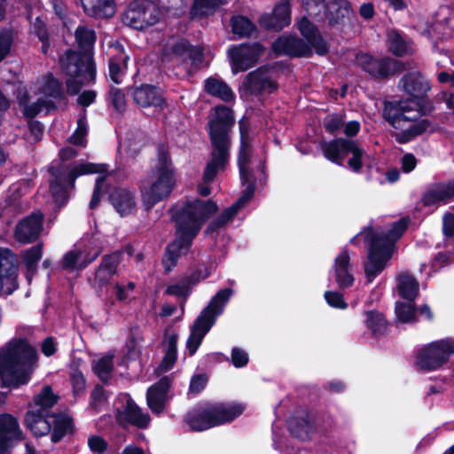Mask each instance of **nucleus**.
Instances as JSON below:
<instances>
[{
  "instance_id": "obj_1",
  "label": "nucleus",
  "mask_w": 454,
  "mask_h": 454,
  "mask_svg": "<svg viewBox=\"0 0 454 454\" xmlns=\"http://www.w3.org/2000/svg\"><path fill=\"white\" fill-rule=\"evenodd\" d=\"M217 210L215 202L195 200L187 202L174 215L176 221V239L168 246L163 259L166 271L176 266L178 258L187 254L192 239L198 234L202 223Z\"/></svg>"
},
{
  "instance_id": "obj_2",
  "label": "nucleus",
  "mask_w": 454,
  "mask_h": 454,
  "mask_svg": "<svg viewBox=\"0 0 454 454\" xmlns=\"http://www.w3.org/2000/svg\"><path fill=\"white\" fill-rule=\"evenodd\" d=\"M233 122L231 109L222 106L215 108V114L208 122L212 152L211 159L204 170V184L212 182L217 173L223 170L228 164L231 148L230 131Z\"/></svg>"
},
{
  "instance_id": "obj_3",
  "label": "nucleus",
  "mask_w": 454,
  "mask_h": 454,
  "mask_svg": "<svg viewBox=\"0 0 454 454\" xmlns=\"http://www.w3.org/2000/svg\"><path fill=\"white\" fill-rule=\"evenodd\" d=\"M37 362L35 348L25 340H12L0 352V377L6 385L27 383Z\"/></svg>"
},
{
  "instance_id": "obj_4",
  "label": "nucleus",
  "mask_w": 454,
  "mask_h": 454,
  "mask_svg": "<svg viewBox=\"0 0 454 454\" xmlns=\"http://www.w3.org/2000/svg\"><path fill=\"white\" fill-rule=\"evenodd\" d=\"M421 115L419 103L416 99L387 102L383 109L384 119L395 129V139L404 144L426 131L430 123L419 120Z\"/></svg>"
},
{
  "instance_id": "obj_5",
  "label": "nucleus",
  "mask_w": 454,
  "mask_h": 454,
  "mask_svg": "<svg viewBox=\"0 0 454 454\" xmlns=\"http://www.w3.org/2000/svg\"><path fill=\"white\" fill-rule=\"evenodd\" d=\"M175 184L172 162L168 153H160L151 174L142 182L141 198L145 210L152 209L157 203L168 198Z\"/></svg>"
},
{
  "instance_id": "obj_6",
  "label": "nucleus",
  "mask_w": 454,
  "mask_h": 454,
  "mask_svg": "<svg viewBox=\"0 0 454 454\" xmlns=\"http://www.w3.org/2000/svg\"><path fill=\"white\" fill-rule=\"evenodd\" d=\"M232 293L231 288L218 291L191 326V333L186 341V347L191 356L196 353L203 338L215 325L216 317L223 312Z\"/></svg>"
},
{
  "instance_id": "obj_7",
  "label": "nucleus",
  "mask_w": 454,
  "mask_h": 454,
  "mask_svg": "<svg viewBox=\"0 0 454 454\" xmlns=\"http://www.w3.org/2000/svg\"><path fill=\"white\" fill-rule=\"evenodd\" d=\"M61 66L70 76L67 80V87L71 95L78 93L83 84L95 79V67L87 53L67 51L65 59L61 60Z\"/></svg>"
},
{
  "instance_id": "obj_8",
  "label": "nucleus",
  "mask_w": 454,
  "mask_h": 454,
  "mask_svg": "<svg viewBox=\"0 0 454 454\" xmlns=\"http://www.w3.org/2000/svg\"><path fill=\"white\" fill-rule=\"evenodd\" d=\"M161 58L164 62L181 67L184 74H191L201 65L202 51L185 40H177L168 43L164 47Z\"/></svg>"
},
{
  "instance_id": "obj_9",
  "label": "nucleus",
  "mask_w": 454,
  "mask_h": 454,
  "mask_svg": "<svg viewBox=\"0 0 454 454\" xmlns=\"http://www.w3.org/2000/svg\"><path fill=\"white\" fill-rule=\"evenodd\" d=\"M35 90L40 97L36 102L30 105L27 104V91L19 92L18 98L20 99V106H23V114L27 118L35 117L43 108L47 110L54 106L51 99L47 98H58L61 95V85L54 79L51 74H46L45 76L39 79L35 83Z\"/></svg>"
},
{
  "instance_id": "obj_10",
  "label": "nucleus",
  "mask_w": 454,
  "mask_h": 454,
  "mask_svg": "<svg viewBox=\"0 0 454 454\" xmlns=\"http://www.w3.org/2000/svg\"><path fill=\"white\" fill-rule=\"evenodd\" d=\"M54 180L51 182V192L56 203L63 204L67 199V188L74 187V180L82 175L103 173L106 170V165L90 162L80 163L75 166L66 176L55 168H51Z\"/></svg>"
},
{
  "instance_id": "obj_11",
  "label": "nucleus",
  "mask_w": 454,
  "mask_h": 454,
  "mask_svg": "<svg viewBox=\"0 0 454 454\" xmlns=\"http://www.w3.org/2000/svg\"><path fill=\"white\" fill-rule=\"evenodd\" d=\"M453 354V339L433 341L419 351L416 364L422 371L437 370L446 364Z\"/></svg>"
},
{
  "instance_id": "obj_12",
  "label": "nucleus",
  "mask_w": 454,
  "mask_h": 454,
  "mask_svg": "<svg viewBox=\"0 0 454 454\" xmlns=\"http://www.w3.org/2000/svg\"><path fill=\"white\" fill-rule=\"evenodd\" d=\"M322 151L326 159L341 165L348 153L352 157L348 160V166L354 171L357 172L362 168V158L364 150L352 140L337 139L322 145Z\"/></svg>"
},
{
  "instance_id": "obj_13",
  "label": "nucleus",
  "mask_w": 454,
  "mask_h": 454,
  "mask_svg": "<svg viewBox=\"0 0 454 454\" xmlns=\"http://www.w3.org/2000/svg\"><path fill=\"white\" fill-rule=\"evenodd\" d=\"M160 20V11L154 4L147 0L132 2L121 15L123 24L136 29L153 26Z\"/></svg>"
},
{
  "instance_id": "obj_14",
  "label": "nucleus",
  "mask_w": 454,
  "mask_h": 454,
  "mask_svg": "<svg viewBox=\"0 0 454 454\" xmlns=\"http://www.w3.org/2000/svg\"><path fill=\"white\" fill-rule=\"evenodd\" d=\"M116 419L123 426L132 425L139 428H145L151 421L147 412H144L128 394L118 396L115 403Z\"/></svg>"
},
{
  "instance_id": "obj_15",
  "label": "nucleus",
  "mask_w": 454,
  "mask_h": 454,
  "mask_svg": "<svg viewBox=\"0 0 454 454\" xmlns=\"http://www.w3.org/2000/svg\"><path fill=\"white\" fill-rule=\"evenodd\" d=\"M364 241L369 247L368 260L364 263V273L368 282H372L382 271L392 253L389 245L381 247L378 241H373L371 239L369 240L364 239Z\"/></svg>"
},
{
  "instance_id": "obj_16",
  "label": "nucleus",
  "mask_w": 454,
  "mask_h": 454,
  "mask_svg": "<svg viewBox=\"0 0 454 454\" xmlns=\"http://www.w3.org/2000/svg\"><path fill=\"white\" fill-rule=\"evenodd\" d=\"M356 59L360 67L375 78L385 77L404 69L401 62L392 59H377L368 54L361 53Z\"/></svg>"
},
{
  "instance_id": "obj_17",
  "label": "nucleus",
  "mask_w": 454,
  "mask_h": 454,
  "mask_svg": "<svg viewBox=\"0 0 454 454\" xmlns=\"http://www.w3.org/2000/svg\"><path fill=\"white\" fill-rule=\"evenodd\" d=\"M23 440L18 420L12 415H0V450L9 451Z\"/></svg>"
},
{
  "instance_id": "obj_18",
  "label": "nucleus",
  "mask_w": 454,
  "mask_h": 454,
  "mask_svg": "<svg viewBox=\"0 0 454 454\" xmlns=\"http://www.w3.org/2000/svg\"><path fill=\"white\" fill-rule=\"evenodd\" d=\"M262 51V48L257 44H242L231 48L229 54L232 63L233 73L244 71L251 67Z\"/></svg>"
},
{
  "instance_id": "obj_19",
  "label": "nucleus",
  "mask_w": 454,
  "mask_h": 454,
  "mask_svg": "<svg viewBox=\"0 0 454 454\" xmlns=\"http://www.w3.org/2000/svg\"><path fill=\"white\" fill-rule=\"evenodd\" d=\"M276 88V83L269 71L263 68L249 73L242 83V89L249 94L270 93Z\"/></svg>"
},
{
  "instance_id": "obj_20",
  "label": "nucleus",
  "mask_w": 454,
  "mask_h": 454,
  "mask_svg": "<svg viewBox=\"0 0 454 454\" xmlns=\"http://www.w3.org/2000/svg\"><path fill=\"white\" fill-rule=\"evenodd\" d=\"M17 257L10 250L0 248V278L7 294L17 288Z\"/></svg>"
},
{
  "instance_id": "obj_21",
  "label": "nucleus",
  "mask_w": 454,
  "mask_h": 454,
  "mask_svg": "<svg viewBox=\"0 0 454 454\" xmlns=\"http://www.w3.org/2000/svg\"><path fill=\"white\" fill-rule=\"evenodd\" d=\"M209 415H211L212 422L214 427L221 426L225 423L233 421L236 418L240 416L245 406L241 403H208Z\"/></svg>"
},
{
  "instance_id": "obj_22",
  "label": "nucleus",
  "mask_w": 454,
  "mask_h": 454,
  "mask_svg": "<svg viewBox=\"0 0 454 454\" xmlns=\"http://www.w3.org/2000/svg\"><path fill=\"white\" fill-rule=\"evenodd\" d=\"M291 22V10L287 0H282L272 13L261 16L259 23L266 29L281 30Z\"/></svg>"
},
{
  "instance_id": "obj_23",
  "label": "nucleus",
  "mask_w": 454,
  "mask_h": 454,
  "mask_svg": "<svg viewBox=\"0 0 454 454\" xmlns=\"http://www.w3.org/2000/svg\"><path fill=\"white\" fill-rule=\"evenodd\" d=\"M242 183H247V186L242 196L234 205L224 210L215 221L210 223L207 229V232H213L217 229L224 226L229 221L231 220V218L238 213V211L252 199L254 192L253 177H250L249 181H242Z\"/></svg>"
},
{
  "instance_id": "obj_24",
  "label": "nucleus",
  "mask_w": 454,
  "mask_h": 454,
  "mask_svg": "<svg viewBox=\"0 0 454 454\" xmlns=\"http://www.w3.org/2000/svg\"><path fill=\"white\" fill-rule=\"evenodd\" d=\"M43 215L34 213L23 219L16 227L15 237L21 243H29L38 238L42 231Z\"/></svg>"
},
{
  "instance_id": "obj_25",
  "label": "nucleus",
  "mask_w": 454,
  "mask_h": 454,
  "mask_svg": "<svg viewBox=\"0 0 454 454\" xmlns=\"http://www.w3.org/2000/svg\"><path fill=\"white\" fill-rule=\"evenodd\" d=\"M407 228V223L405 220H399L395 222L393 226L384 232H374L372 229H367L359 234V237H363L369 240L378 241V243L384 247V245H389L391 253H393V242L399 239Z\"/></svg>"
},
{
  "instance_id": "obj_26",
  "label": "nucleus",
  "mask_w": 454,
  "mask_h": 454,
  "mask_svg": "<svg viewBox=\"0 0 454 454\" xmlns=\"http://www.w3.org/2000/svg\"><path fill=\"white\" fill-rule=\"evenodd\" d=\"M170 387L168 377L161 378L156 384L148 388L146 401L148 407L154 413L163 411L165 403L168 401V391Z\"/></svg>"
},
{
  "instance_id": "obj_27",
  "label": "nucleus",
  "mask_w": 454,
  "mask_h": 454,
  "mask_svg": "<svg viewBox=\"0 0 454 454\" xmlns=\"http://www.w3.org/2000/svg\"><path fill=\"white\" fill-rule=\"evenodd\" d=\"M109 200L115 211L121 215L125 216L133 214L137 208V200L134 192L126 188L114 189Z\"/></svg>"
},
{
  "instance_id": "obj_28",
  "label": "nucleus",
  "mask_w": 454,
  "mask_h": 454,
  "mask_svg": "<svg viewBox=\"0 0 454 454\" xmlns=\"http://www.w3.org/2000/svg\"><path fill=\"white\" fill-rule=\"evenodd\" d=\"M273 50L278 54L306 57L311 54V48L301 39L294 36H283L273 43Z\"/></svg>"
},
{
  "instance_id": "obj_29",
  "label": "nucleus",
  "mask_w": 454,
  "mask_h": 454,
  "mask_svg": "<svg viewBox=\"0 0 454 454\" xmlns=\"http://www.w3.org/2000/svg\"><path fill=\"white\" fill-rule=\"evenodd\" d=\"M454 198V181L434 184L427 188L422 197L424 206L447 203Z\"/></svg>"
},
{
  "instance_id": "obj_30",
  "label": "nucleus",
  "mask_w": 454,
  "mask_h": 454,
  "mask_svg": "<svg viewBox=\"0 0 454 454\" xmlns=\"http://www.w3.org/2000/svg\"><path fill=\"white\" fill-rule=\"evenodd\" d=\"M240 148L238 158L241 181H249L252 173L249 168L251 149L248 141V128L245 121H239Z\"/></svg>"
},
{
  "instance_id": "obj_31",
  "label": "nucleus",
  "mask_w": 454,
  "mask_h": 454,
  "mask_svg": "<svg viewBox=\"0 0 454 454\" xmlns=\"http://www.w3.org/2000/svg\"><path fill=\"white\" fill-rule=\"evenodd\" d=\"M350 252L343 249L334 260V275L338 286L341 288L350 286L354 282L351 273Z\"/></svg>"
},
{
  "instance_id": "obj_32",
  "label": "nucleus",
  "mask_w": 454,
  "mask_h": 454,
  "mask_svg": "<svg viewBox=\"0 0 454 454\" xmlns=\"http://www.w3.org/2000/svg\"><path fill=\"white\" fill-rule=\"evenodd\" d=\"M399 87L413 98L422 97L430 90L428 81L418 71L404 75L399 82Z\"/></svg>"
},
{
  "instance_id": "obj_33",
  "label": "nucleus",
  "mask_w": 454,
  "mask_h": 454,
  "mask_svg": "<svg viewBox=\"0 0 454 454\" xmlns=\"http://www.w3.org/2000/svg\"><path fill=\"white\" fill-rule=\"evenodd\" d=\"M131 96L137 106L139 107L160 106L163 99L159 90L151 85H141L135 88Z\"/></svg>"
},
{
  "instance_id": "obj_34",
  "label": "nucleus",
  "mask_w": 454,
  "mask_h": 454,
  "mask_svg": "<svg viewBox=\"0 0 454 454\" xmlns=\"http://www.w3.org/2000/svg\"><path fill=\"white\" fill-rule=\"evenodd\" d=\"M52 415L28 408L25 421L35 436L47 434L51 430Z\"/></svg>"
},
{
  "instance_id": "obj_35",
  "label": "nucleus",
  "mask_w": 454,
  "mask_h": 454,
  "mask_svg": "<svg viewBox=\"0 0 454 454\" xmlns=\"http://www.w3.org/2000/svg\"><path fill=\"white\" fill-rule=\"evenodd\" d=\"M288 428L291 434L301 440H309L318 430L317 421L310 418H293L288 422Z\"/></svg>"
},
{
  "instance_id": "obj_36",
  "label": "nucleus",
  "mask_w": 454,
  "mask_h": 454,
  "mask_svg": "<svg viewBox=\"0 0 454 454\" xmlns=\"http://www.w3.org/2000/svg\"><path fill=\"white\" fill-rule=\"evenodd\" d=\"M84 12L96 19H108L115 13L114 0H80Z\"/></svg>"
},
{
  "instance_id": "obj_37",
  "label": "nucleus",
  "mask_w": 454,
  "mask_h": 454,
  "mask_svg": "<svg viewBox=\"0 0 454 454\" xmlns=\"http://www.w3.org/2000/svg\"><path fill=\"white\" fill-rule=\"evenodd\" d=\"M298 29L306 38L310 48H314L319 55L326 52L327 47L316 27L306 18H301L297 23Z\"/></svg>"
},
{
  "instance_id": "obj_38",
  "label": "nucleus",
  "mask_w": 454,
  "mask_h": 454,
  "mask_svg": "<svg viewBox=\"0 0 454 454\" xmlns=\"http://www.w3.org/2000/svg\"><path fill=\"white\" fill-rule=\"evenodd\" d=\"M325 10L331 25L343 24L353 15L350 4L347 0H331L325 4Z\"/></svg>"
},
{
  "instance_id": "obj_39",
  "label": "nucleus",
  "mask_w": 454,
  "mask_h": 454,
  "mask_svg": "<svg viewBox=\"0 0 454 454\" xmlns=\"http://www.w3.org/2000/svg\"><path fill=\"white\" fill-rule=\"evenodd\" d=\"M207 404L197 407L186 416V421L192 430L202 431L214 427Z\"/></svg>"
},
{
  "instance_id": "obj_40",
  "label": "nucleus",
  "mask_w": 454,
  "mask_h": 454,
  "mask_svg": "<svg viewBox=\"0 0 454 454\" xmlns=\"http://www.w3.org/2000/svg\"><path fill=\"white\" fill-rule=\"evenodd\" d=\"M120 263L117 254L105 256L100 266L95 274V281L98 286H104L110 282L117 273V267Z\"/></svg>"
},
{
  "instance_id": "obj_41",
  "label": "nucleus",
  "mask_w": 454,
  "mask_h": 454,
  "mask_svg": "<svg viewBox=\"0 0 454 454\" xmlns=\"http://www.w3.org/2000/svg\"><path fill=\"white\" fill-rule=\"evenodd\" d=\"M58 395H56L50 386H44L43 389L35 395L34 401L28 408L37 410L42 412L51 413V409L57 403Z\"/></svg>"
},
{
  "instance_id": "obj_42",
  "label": "nucleus",
  "mask_w": 454,
  "mask_h": 454,
  "mask_svg": "<svg viewBox=\"0 0 454 454\" xmlns=\"http://www.w3.org/2000/svg\"><path fill=\"white\" fill-rule=\"evenodd\" d=\"M398 294L406 300L413 301L419 294V283L409 273L403 272L397 277Z\"/></svg>"
},
{
  "instance_id": "obj_43",
  "label": "nucleus",
  "mask_w": 454,
  "mask_h": 454,
  "mask_svg": "<svg viewBox=\"0 0 454 454\" xmlns=\"http://www.w3.org/2000/svg\"><path fill=\"white\" fill-rule=\"evenodd\" d=\"M205 90L208 94L226 102L234 99V93L231 89L225 82L215 78H208L206 80Z\"/></svg>"
},
{
  "instance_id": "obj_44",
  "label": "nucleus",
  "mask_w": 454,
  "mask_h": 454,
  "mask_svg": "<svg viewBox=\"0 0 454 454\" xmlns=\"http://www.w3.org/2000/svg\"><path fill=\"white\" fill-rule=\"evenodd\" d=\"M98 255V253L97 252L91 257L88 258L82 252L72 250L65 255L63 266L66 269L82 270L93 262Z\"/></svg>"
},
{
  "instance_id": "obj_45",
  "label": "nucleus",
  "mask_w": 454,
  "mask_h": 454,
  "mask_svg": "<svg viewBox=\"0 0 454 454\" xmlns=\"http://www.w3.org/2000/svg\"><path fill=\"white\" fill-rule=\"evenodd\" d=\"M231 31L238 37L252 36L256 32L254 24L247 17L233 16L231 20Z\"/></svg>"
},
{
  "instance_id": "obj_46",
  "label": "nucleus",
  "mask_w": 454,
  "mask_h": 454,
  "mask_svg": "<svg viewBox=\"0 0 454 454\" xmlns=\"http://www.w3.org/2000/svg\"><path fill=\"white\" fill-rule=\"evenodd\" d=\"M127 59L128 56L121 54L120 57L112 58L109 61V77L116 84L122 82Z\"/></svg>"
},
{
  "instance_id": "obj_47",
  "label": "nucleus",
  "mask_w": 454,
  "mask_h": 454,
  "mask_svg": "<svg viewBox=\"0 0 454 454\" xmlns=\"http://www.w3.org/2000/svg\"><path fill=\"white\" fill-rule=\"evenodd\" d=\"M395 312L397 322L408 324L416 321V309L411 303L397 301Z\"/></svg>"
},
{
  "instance_id": "obj_48",
  "label": "nucleus",
  "mask_w": 454,
  "mask_h": 454,
  "mask_svg": "<svg viewBox=\"0 0 454 454\" xmlns=\"http://www.w3.org/2000/svg\"><path fill=\"white\" fill-rule=\"evenodd\" d=\"M365 323L373 335L382 334L387 329V321L384 316L379 312H367Z\"/></svg>"
},
{
  "instance_id": "obj_49",
  "label": "nucleus",
  "mask_w": 454,
  "mask_h": 454,
  "mask_svg": "<svg viewBox=\"0 0 454 454\" xmlns=\"http://www.w3.org/2000/svg\"><path fill=\"white\" fill-rule=\"evenodd\" d=\"M113 359L114 355L107 354L94 362L93 370L102 380H106L110 377L114 367Z\"/></svg>"
},
{
  "instance_id": "obj_50",
  "label": "nucleus",
  "mask_w": 454,
  "mask_h": 454,
  "mask_svg": "<svg viewBox=\"0 0 454 454\" xmlns=\"http://www.w3.org/2000/svg\"><path fill=\"white\" fill-rule=\"evenodd\" d=\"M54 423L53 433L51 435L52 442L59 441L72 427L71 419L67 416H52L51 423Z\"/></svg>"
},
{
  "instance_id": "obj_51",
  "label": "nucleus",
  "mask_w": 454,
  "mask_h": 454,
  "mask_svg": "<svg viewBox=\"0 0 454 454\" xmlns=\"http://www.w3.org/2000/svg\"><path fill=\"white\" fill-rule=\"evenodd\" d=\"M75 39L79 47L87 51L93 45L96 36L92 29L81 26L75 30Z\"/></svg>"
},
{
  "instance_id": "obj_52",
  "label": "nucleus",
  "mask_w": 454,
  "mask_h": 454,
  "mask_svg": "<svg viewBox=\"0 0 454 454\" xmlns=\"http://www.w3.org/2000/svg\"><path fill=\"white\" fill-rule=\"evenodd\" d=\"M389 50L395 55L402 56L410 51V46L396 31H391L387 36Z\"/></svg>"
},
{
  "instance_id": "obj_53",
  "label": "nucleus",
  "mask_w": 454,
  "mask_h": 454,
  "mask_svg": "<svg viewBox=\"0 0 454 454\" xmlns=\"http://www.w3.org/2000/svg\"><path fill=\"white\" fill-rule=\"evenodd\" d=\"M223 3V0H194L192 13L194 16L207 15Z\"/></svg>"
},
{
  "instance_id": "obj_54",
  "label": "nucleus",
  "mask_w": 454,
  "mask_h": 454,
  "mask_svg": "<svg viewBox=\"0 0 454 454\" xmlns=\"http://www.w3.org/2000/svg\"><path fill=\"white\" fill-rule=\"evenodd\" d=\"M191 286L192 285L186 277L178 283L168 286L166 293L177 297H186Z\"/></svg>"
},
{
  "instance_id": "obj_55",
  "label": "nucleus",
  "mask_w": 454,
  "mask_h": 454,
  "mask_svg": "<svg viewBox=\"0 0 454 454\" xmlns=\"http://www.w3.org/2000/svg\"><path fill=\"white\" fill-rule=\"evenodd\" d=\"M78 126L74 134L70 137V142L76 145H85V136L87 134V125L85 118L82 117L78 120Z\"/></svg>"
},
{
  "instance_id": "obj_56",
  "label": "nucleus",
  "mask_w": 454,
  "mask_h": 454,
  "mask_svg": "<svg viewBox=\"0 0 454 454\" xmlns=\"http://www.w3.org/2000/svg\"><path fill=\"white\" fill-rule=\"evenodd\" d=\"M42 250L43 247L41 245L35 246L29 249H27L24 254V261L27 265V267L29 270H32L35 263L41 259L42 257Z\"/></svg>"
},
{
  "instance_id": "obj_57",
  "label": "nucleus",
  "mask_w": 454,
  "mask_h": 454,
  "mask_svg": "<svg viewBox=\"0 0 454 454\" xmlns=\"http://www.w3.org/2000/svg\"><path fill=\"white\" fill-rule=\"evenodd\" d=\"M301 6L310 16H317L325 10V0H301Z\"/></svg>"
},
{
  "instance_id": "obj_58",
  "label": "nucleus",
  "mask_w": 454,
  "mask_h": 454,
  "mask_svg": "<svg viewBox=\"0 0 454 454\" xmlns=\"http://www.w3.org/2000/svg\"><path fill=\"white\" fill-rule=\"evenodd\" d=\"M326 302L333 308L346 309L347 303L343 300L341 294L338 292L327 291L325 293Z\"/></svg>"
},
{
  "instance_id": "obj_59",
  "label": "nucleus",
  "mask_w": 454,
  "mask_h": 454,
  "mask_svg": "<svg viewBox=\"0 0 454 454\" xmlns=\"http://www.w3.org/2000/svg\"><path fill=\"white\" fill-rule=\"evenodd\" d=\"M88 446L92 452L102 453L107 450V442L99 435H90L88 438Z\"/></svg>"
},
{
  "instance_id": "obj_60",
  "label": "nucleus",
  "mask_w": 454,
  "mask_h": 454,
  "mask_svg": "<svg viewBox=\"0 0 454 454\" xmlns=\"http://www.w3.org/2000/svg\"><path fill=\"white\" fill-rule=\"evenodd\" d=\"M110 96L115 109L119 112L123 111L126 106V100L123 92L120 89L111 88Z\"/></svg>"
},
{
  "instance_id": "obj_61",
  "label": "nucleus",
  "mask_w": 454,
  "mask_h": 454,
  "mask_svg": "<svg viewBox=\"0 0 454 454\" xmlns=\"http://www.w3.org/2000/svg\"><path fill=\"white\" fill-rule=\"evenodd\" d=\"M106 399L105 390L101 387H96L91 393L90 407L98 411Z\"/></svg>"
},
{
  "instance_id": "obj_62",
  "label": "nucleus",
  "mask_w": 454,
  "mask_h": 454,
  "mask_svg": "<svg viewBox=\"0 0 454 454\" xmlns=\"http://www.w3.org/2000/svg\"><path fill=\"white\" fill-rule=\"evenodd\" d=\"M324 124L326 130L334 133L342 126L343 119L340 114H330L325 117Z\"/></svg>"
},
{
  "instance_id": "obj_63",
  "label": "nucleus",
  "mask_w": 454,
  "mask_h": 454,
  "mask_svg": "<svg viewBox=\"0 0 454 454\" xmlns=\"http://www.w3.org/2000/svg\"><path fill=\"white\" fill-rule=\"evenodd\" d=\"M231 362L235 367H243L248 362V355L243 349L234 348L231 351Z\"/></svg>"
},
{
  "instance_id": "obj_64",
  "label": "nucleus",
  "mask_w": 454,
  "mask_h": 454,
  "mask_svg": "<svg viewBox=\"0 0 454 454\" xmlns=\"http://www.w3.org/2000/svg\"><path fill=\"white\" fill-rule=\"evenodd\" d=\"M71 381L75 395L82 393L85 389V379L80 371H74L71 373Z\"/></svg>"
}]
</instances>
